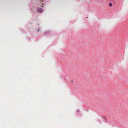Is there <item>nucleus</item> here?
<instances>
[{
    "label": "nucleus",
    "mask_w": 128,
    "mask_h": 128,
    "mask_svg": "<svg viewBox=\"0 0 128 128\" xmlns=\"http://www.w3.org/2000/svg\"><path fill=\"white\" fill-rule=\"evenodd\" d=\"M43 10L42 9L40 8H38L37 10V11L38 12L40 13H41L42 12Z\"/></svg>",
    "instance_id": "1"
},
{
    "label": "nucleus",
    "mask_w": 128,
    "mask_h": 128,
    "mask_svg": "<svg viewBox=\"0 0 128 128\" xmlns=\"http://www.w3.org/2000/svg\"><path fill=\"white\" fill-rule=\"evenodd\" d=\"M109 5L110 6H112V4L111 3H110L109 4Z\"/></svg>",
    "instance_id": "2"
},
{
    "label": "nucleus",
    "mask_w": 128,
    "mask_h": 128,
    "mask_svg": "<svg viewBox=\"0 0 128 128\" xmlns=\"http://www.w3.org/2000/svg\"><path fill=\"white\" fill-rule=\"evenodd\" d=\"M41 7H43V6H41Z\"/></svg>",
    "instance_id": "3"
}]
</instances>
